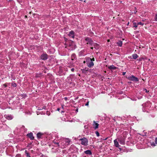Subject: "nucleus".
<instances>
[{
  "label": "nucleus",
  "instance_id": "f257e3e1",
  "mask_svg": "<svg viewBox=\"0 0 157 157\" xmlns=\"http://www.w3.org/2000/svg\"><path fill=\"white\" fill-rule=\"evenodd\" d=\"M81 141V144L84 146H87L88 145V140L86 138L83 137L80 139L79 140Z\"/></svg>",
  "mask_w": 157,
  "mask_h": 157
},
{
  "label": "nucleus",
  "instance_id": "f03ea898",
  "mask_svg": "<svg viewBox=\"0 0 157 157\" xmlns=\"http://www.w3.org/2000/svg\"><path fill=\"white\" fill-rule=\"evenodd\" d=\"M85 40L87 42V44H89L91 46H93V41L92 40V39L88 37H86L85 38Z\"/></svg>",
  "mask_w": 157,
  "mask_h": 157
},
{
  "label": "nucleus",
  "instance_id": "7ed1b4c3",
  "mask_svg": "<svg viewBox=\"0 0 157 157\" xmlns=\"http://www.w3.org/2000/svg\"><path fill=\"white\" fill-rule=\"evenodd\" d=\"M128 78L129 80L133 82H138L139 81L138 78L133 75L128 77Z\"/></svg>",
  "mask_w": 157,
  "mask_h": 157
},
{
  "label": "nucleus",
  "instance_id": "20e7f679",
  "mask_svg": "<svg viewBox=\"0 0 157 157\" xmlns=\"http://www.w3.org/2000/svg\"><path fill=\"white\" fill-rule=\"evenodd\" d=\"M118 141L119 142L120 144H125V138L124 137H123L117 139Z\"/></svg>",
  "mask_w": 157,
  "mask_h": 157
},
{
  "label": "nucleus",
  "instance_id": "39448f33",
  "mask_svg": "<svg viewBox=\"0 0 157 157\" xmlns=\"http://www.w3.org/2000/svg\"><path fill=\"white\" fill-rule=\"evenodd\" d=\"M40 58L42 59L45 60L48 58V55L46 53H43L41 55Z\"/></svg>",
  "mask_w": 157,
  "mask_h": 157
},
{
  "label": "nucleus",
  "instance_id": "423d86ee",
  "mask_svg": "<svg viewBox=\"0 0 157 157\" xmlns=\"http://www.w3.org/2000/svg\"><path fill=\"white\" fill-rule=\"evenodd\" d=\"M87 64L88 67H91L94 65V63L93 62L90 60L89 61L87 62Z\"/></svg>",
  "mask_w": 157,
  "mask_h": 157
},
{
  "label": "nucleus",
  "instance_id": "0eeeda50",
  "mask_svg": "<svg viewBox=\"0 0 157 157\" xmlns=\"http://www.w3.org/2000/svg\"><path fill=\"white\" fill-rule=\"evenodd\" d=\"M27 136L31 140H33L34 139V138L33 136V133L31 132L27 134Z\"/></svg>",
  "mask_w": 157,
  "mask_h": 157
},
{
  "label": "nucleus",
  "instance_id": "6e6552de",
  "mask_svg": "<svg viewBox=\"0 0 157 157\" xmlns=\"http://www.w3.org/2000/svg\"><path fill=\"white\" fill-rule=\"evenodd\" d=\"M5 118L8 120H11L13 118V116L11 115H5L4 116Z\"/></svg>",
  "mask_w": 157,
  "mask_h": 157
},
{
  "label": "nucleus",
  "instance_id": "1a4fd4ad",
  "mask_svg": "<svg viewBox=\"0 0 157 157\" xmlns=\"http://www.w3.org/2000/svg\"><path fill=\"white\" fill-rule=\"evenodd\" d=\"M93 122L94 124L93 125L94 126V128L95 130H96L98 128V126L99 124L98 123H96L95 121H94Z\"/></svg>",
  "mask_w": 157,
  "mask_h": 157
},
{
  "label": "nucleus",
  "instance_id": "9d476101",
  "mask_svg": "<svg viewBox=\"0 0 157 157\" xmlns=\"http://www.w3.org/2000/svg\"><path fill=\"white\" fill-rule=\"evenodd\" d=\"M74 32L72 30L69 32L68 34V36L70 37L74 38Z\"/></svg>",
  "mask_w": 157,
  "mask_h": 157
},
{
  "label": "nucleus",
  "instance_id": "9b49d317",
  "mask_svg": "<svg viewBox=\"0 0 157 157\" xmlns=\"http://www.w3.org/2000/svg\"><path fill=\"white\" fill-rule=\"evenodd\" d=\"M114 142L115 146L117 147H119V144L118 142L117 141V140H114Z\"/></svg>",
  "mask_w": 157,
  "mask_h": 157
},
{
  "label": "nucleus",
  "instance_id": "f8f14e48",
  "mask_svg": "<svg viewBox=\"0 0 157 157\" xmlns=\"http://www.w3.org/2000/svg\"><path fill=\"white\" fill-rule=\"evenodd\" d=\"M92 46L96 49H98L99 48L98 45L96 43L93 42Z\"/></svg>",
  "mask_w": 157,
  "mask_h": 157
},
{
  "label": "nucleus",
  "instance_id": "ddd939ff",
  "mask_svg": "<svg viewBox=\"0 0 157 157\" xmlns=\"http://www.w3.org/2000/svg\"><path fill=\"white\" fill-rule=\"evenodd\" d=\"M85 153L87 155H91L92 152L90 150H88L84 151Z\"/></svg>",
  "mask_w": 157,
  "mask_h": 157
},
{
  "label": "nucleus",
  "instance_id": "4468645a",
  "mask_svg": "<svg viewBox=\"0 0 157 157\" xmlns=\"http://www.w3.org/2000/svg\"><path fill=\"white\" fill-rule=\"evenodd\" d=\"M43 135V134L41 132H38L37 134V137L38 138H41V136Z\"/></svg>",
  "mask_w": 157,
  "mask_h": 157
},
{
  "label": "nucleus",
  "instance_id": "2eb2a0df",
  "mask_svg": "<svg viewBox=\"0 0 157 157\" xmlns=\"http://www.w3.org/2000/svg\"><path fill=\"white\" fill-rule=\"evenodd\" d=\"M122 42L121 40L118 41L117 42V44L118 46L120 47L122 46Z\"/></svg>",
  "mask_w": 157,
  "mask_h": 157
},
{
  "label": "nucleus",
  "instance_id": "dca6fc26",
  "mask_svg": "<svg viewBox=\"0 0 157 157\" xmlns=\"http://www.w3.org/2000/svg\"><path fill=\"white\" fill-rule=\"evenodd\" d=\"M132 56L134 59H136L138 57V55L136 53H134L132 55Z\"/></svg>",
  "mask_w": 157,
  "mask_h": 157
},
{
  "label": "nucleus",
  "instance_id": "f3484780",
  "mask_svg": "<svg viewBox=\"0 0 157 157\" xmlns=\"http://www.w3.org/2000/svg\"><path fill=\"white\" fill-rule=\"evenodd\" d=\"M53 143L54 144L56 145H57L56 146L57 147H60V145H59V143L57 141H56L54 140L53 142Z\"/></svg>",
  "mask_w": 157,
  "mask_h": 157
},
{
  "label": "nucleus",
  "instance_id": "a211bd4d",
  "mask_svg": "<svg viewBox=\"0 0 157 157\" xmlns=\"http://www.w3.org/2000/svg\"><path fill=\"white\" fill-rule=\"evenodd\" d=\"M71 140L67 138L65 140V142L66 143H67V144H69Z\"/></svg>",
  "mask_w": 157,
  "mask_h": 157
},
{
  "label": "nucleus",
  "instance_id": "6ab92c4d",
  "mask_svg": "<svg viewBox=\"0 0 157 157\" xmlns=\"http://www.w3.org/2000/svg\"><path fill=\"white\" fill-rule=\"evenodd\" d=\"M133 27H135V28H137V23H136L134 21H133Z\"/></svg>",
  "mask_w": 157,
  "mask_h": 157
},
{
  "label": "nucleus",
  "instance_id": "aec40b11",
  "mask_svg": "<svg viewBox=\"0 0 157 157\" xmlns=\"http://www.w3.org/2000/svg\"><path fill=\"white\" fill-rule=\"evenodd\" d=\"M109 68L112 70H115L117 67L113 65H112L110 66Z\"/></svg>",
  "mask_w": 157,
  "mask_h": 157
},
{
  "label": "nucleus",
  "instance_id": "412c9836",
  "mask_svg": "<svg viewBox=\"0 0 157 157\" xmlns=\"http://www.w3.org/2000/svg\"><path fill=\"white\" fill-rule=\"evenodd\" d=\"M154 19L155 21H157V14L155 15Z\"/></svg>",
  "mask_w": 157,
  "mask_h": 157
},
{
  "label": "nucleus",
  "instance_id": "4be33fe9",
  "mask_svg": "<svg viewBox=\"0 0 157 157\" xmlns=\"http://www.w3.org/2000/svg\"><path fill=\"white\" fill-rule=\"evenodd\" d=\"M11 85L12 86L14 87H15L17 86V84L15 82L12 83Z\"/></svg>",
  "mask_w": 157,
  "mask_h": 157
},
{
  "label": "nucleus",
  "instance_id": "5701e85b",
  "mask_svg": "<svg viewBox=\"0 0 157 157\" xmlns=\"http://www.w3.org/2000/svg\"><path fill=\"white\" fill-rule=\"evenodd\" d=\"M25 154L26 155V156L27 157H29V156H30L28 152L26 150L25 151Z\"/></svg>",
  "mask_w": 157,
  "mask_h": 157
},
{
  "label": "nucleus",
  "instance_id": "b1692460",
  "mask_svg": "<svg viewBox=\"0 0 157 157\" xmlns=\"http://www.w3.org/2000/svg\"><path fill=\"white\" fill-rule=\"evenodd\" d=\"M95 132L96 134V135L97 136H99L100 134L98 131H96Z\"/></svg>",
  "mask_w": 157,
  "mask_h": 157
},
{
  "label": "nucleus",
  "instance_id": "393cba45",
  "mask_svg": "<svg viewBox=\"0 0 157 157\" xmlns=\"http://www.w3.org/2000/svg\"><path fill=\"white\" fill-rule=\"evenodd\" d=\"M88 59L89 60H90L91 61H92L93 62V61H94V58H93L92 59H91L90 58H88Z\"/></svg>",
  "mask_w": 157,
  "mask_h": 157
},
{
  "label": "nucleus",
  "instance_id": "a878e982",
  "mask_svg": "<svg viewBox=\"0 0 157 157\" xmlns=\"http://www.w3.org/2000/svg\"><path fill=\"white\" fill-rule=\"evenodd\" d=\"M144 24V23H142V22H140L137 23V25H143Z\"/></svg>",
  "mask_w": 157,
  "mask_h": 157
},
{
  "label": "nucleus",
  "instance_id": "bb28decb",
  "mask_svg": "<svg viewBox=\"0 0 157 157\" xmlns=\"http://www.w3.org/2000/svg\"><path fill=\"white\" fill-rule=\"evenodd\" d=\"M155 144H157V137L155 138Z\"/></svg>",
  "mask_w": 157,
  "mask_h": 157
},
{
  "label": "nucleus",
  "instance_id": "cd10ccee",
  "mask_svg": "<svg viewBox=\"0 0 157 157\" xmlns=\"http://www.w3.org/2000/svg\"><path fill=\"white\" fill-rule=\"evenodd\" d=\"M89 101H88L85 104L86 106H88L89 105Z\"/></svg>",
  "mask_w": 157,
  "mask_h": 157
},
{
  "label": "nucleus",
  "instance_id": "c85d7f7f",
  "mask_svg": "<svg viewBox=\"0 0 157 157\" xmlns=\"http://www.w3.org/2000/svg\"><path fill=\"white\" fill-rule=\"evenodd\" d=\"M151 145L153 146H155V144L154 143H153L152 144H151Z\"/></svg>",
  "mask_w": 157,
  "mask_h": 157
},
{
  "label": "nucleus",
  "instance_id": "c756f323",
  "mask_svg": "<svg viewBox=\"0 0 157 157\" xmlns=\"http://www.w3.org/2000/svg\"><path fill=\"white\" fill-rule=\"evenodd\" d=\"M16 157H21V155L19 154H17L16 156Z\"/></svg>",
  "mask_w": 157,
  "mask_h": 157
},
{
  "label": "nucleus",
  "instance_id": "7c9ffc66",
  "mask_svg": "<svg viewBox=\"0 0 157 157\" xmlns=\"http://www.w3.org/2000/svg\"><path fill=\"white\" fill-rule=\"evenodd\" d=\"M71 70L72 71L74 72V71L75 69L74 68H73L71 69Z\"/></svg>",
  "mask_w": 157,
  "mask_h": 157
},
{
  "label": "nucleus",
  "instance_id": "2f4dec72",
  "mask_svg": "<svg viewBox=\"0 0 157 157\" xmlns=\"http://www.w3.org/2000/svg\"><path fill=\"white\" fill-rule=\"evenodd\" d=\"M144 90H145V92H146V93H148V92H149V91H147V90L146 89H145Z\"/></svg>",
  "mask_w": 157,
  "mask_h": 157
},
{
  "label": "nucleus",
  "instance_id": "473e14b6",
  "mask_svg": "<svg viewBox=\"0 0 157 157\" xmlns=\"http://www.w3.org/2000/svg\"><path fill=\"white\" fill-rule=\"evenodd\" d=\"M64 99L66 101H67V98L65 97L64 98Z\"/></svg>",
  "mask_w": 157,
  "mask_h": 157
},
{
  "label": "nucleus",
  "instance_id": "72a5a7b5",
  "mask_svg": "<svg viewBox=\"0 0 157 157\" xmlns=\"http://www.w3.org/2000/svg\"><path fill=\"white\" fill-rule=\"evenodd\" d=\"M126 73V72H123L122 73V75H124Z\"/></svg>",
  "mask_w": 157,
  "mask_h": 157
},
{
  "label": "nucleus",
  "instance_id": "f704fd0d",
  "mask_svg": "<svg viewBox=\"0 0 157 157\" xmlns=\"http://www.w3.org/2000/svg\"><path fill=\"white\" fill-rule=\"evenodd\" d=\"M57 111H59L60 110V109L59 108H57Z\"/></svg>",
  "mask_w": 157,
  "mask_h": 157
},
{
  "label": "nucleus",
  "instance_id": "c9c22d12",
  "mask_svg": "<svg viewBox=\"0 0 157 157\" xmlns=\"http://www.w3.org/2000/svg\"><path fill=\"white\" fill-rule=\"evenodd\" d=\"M75 56V55L74 54H73L72 56V57H74V56Z\"/></svg>",
  "mask_w": 157,
  "mask_h": 157
},
{
  "label": "nucleus",
  "instance_id": "e433bc0d",
  "mask_svg": "<svg viewBox=\"0 0 157 157\" xmlns=\"http://www.w3.org/2000/svg\"><path fill=\"white\" fill-rule=\"evenodd\" d=\"M91 46V47H90V48L92 49H93V46Z\"/></svg>",
  "mask_w": 157,
  "mask_h": 157
},
{
  "label": "nucleus",
  "instance_id": "4c0bfd02",
  "mask_svg": "<svg viewBox=\"0 0 157 157\" xmlns=\"http://www.w3.org/2000/svg\"><path fill=\"white\" fill-rule=\"evenodd\" d=\"M64 39H65V41H66L67 40V39L66 38H64Z\"/></svg>",
  "mask_w": 157,
  "mask_h": 157
},
{
  "label": "nucleus",
  "instance_id": "58836bf2",
  "mask_svg": "<svg viewBox=\"0 0 157 157\" xmlns=\"http://www.w3.org/2000/svg\"><path fill=\"white\" fill-rule=\"evenodd\" d=\"M64 111H61V113H64Z\"/></svg>",
  "mask_w": 157,
  "mask_h": 157
},
{
  "label": "nucleus",
  "instance_id": "ea45409f",
  "mask_svg": "<svg viewBox=\"0 0 157 157\" xmlns=\"http://www.w3.org/2000/svg\"><path fill=\"white\" fill-rule=\"evenodd\" d=\"M78 109H76V111L77 112H78Z\"/></svg>",
  "mask_w": 157,
  "mask_h": 157
},
{
  "label": "nucleus",
  "instance_id": "a19ab883",
  "mask_svg": "<svg viewBox=\"0 0 157 157\" xmlns=\"http://www.w3.org/2000/svg\"><path fill=\"white\" fill-rule=\"evenodd\" d=\"M109 41H110V40L109 39H108V40H107V41L108 42H109Z\"/></svg>",
  "mask_w": 157,
  "mask_h": 157
},
{
  "label": "nucleus",
  "instance_id": "79ce46f5",
  "mask_svg": "<svg viewBox=\"0 0 157 157\" xmlns=\"http://www.w3.org/2000/svg\"><path fill=\"white\" fill-rule=\"evenodd\" d=\"M27 16H26V15H25V17L27 18Z\"/></svg>",
  "mask_w": 157,
  "mask_h": 157
},
{
  "label": "nucleus",
  "instance_id": "37998d69",
  "mask_svg": "<svg viewBox=\"0 0 157 157\" xmlns=\"http://www.w3.org/2000/svg\"><path fill=\"white\" fill-rule=\"evenodd\" d=\"M4 86L5 87H6L7 86V85H6L5 84H4Z\"/></svg>",
  "mask_w": 157,
  "mask_h": 157
},
{
  "label": "nucleus",
  "instance_id": "c03bdc74",
  "mask_svg": "<svg viewBox=\"0 0 157 157\" xmlns=\"http://www.w3.org/2000/svg\"><path fill=\"white\" fill-rule=\"evenodd\" d=\"M84 63H85V61H84V62H83Z\"/></svg>",
  "mask_w": 157,
  "mask_h": 157
},
{
  "label": "nucleus",
  "instance_id": "a18cd8bd",
  "mask_svg": "<svg viewBox=\"0 0 157 157\" xmlns=\"http://www.w3.org/2000/svg\"><path fill=\"white\" fill-rule=\"evenodd\" d=\"M107 139V138H106V139H105V140H106Z\"/></svg>",
  "mask_w": 157,
  "mask_h": 157
},
{
  "label": "nucleus",
  "instance_id": "49530a36",
  "mask_svg": "<svg viewBox=\"0 0 157 157\" xmlns=\"http://www.w3.org/2000/svg\"><path fill=\"white\" fill-rule=\"evenodd\" d=\"M129 22H128V25H129Z\"/></svg>",
  "mask_w": 157,
  "mask_h": 157
},
{
  "label": "nucleus",
  "instance_id": "de8ad7c7",
  "mask_svg": "<svg viewBox=\"0 0 157 157\" xmlns=\"http://www.w3.org/2000/svg\"><path fill=\"white\" fill-rule=\"evenodd\" d=\"M29 157H31L30 156H29Z\"/></svg>",
  "mask_w": 157,
  "mask_h": 157
}]
</instances>
